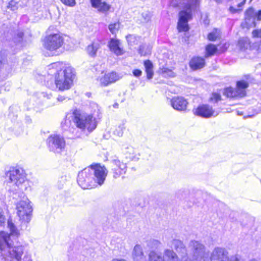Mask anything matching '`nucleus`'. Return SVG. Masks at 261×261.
I'll return each instance as SVG.
<instances>
[{"label":"nucleus","instance_id":"37","mask_svg":"<svg viewBox=\"0 0 261 261\" xmlns=\"http://www.w3.org/2000/svg\"><path fill=\"white\" fill-rule=\"evenodd\" d=\"M106 74L104 75L102 77L100 78L99 81L101 86H106L109 84H111L110 81L109 80Z\"/></svg>","mask_w":261,"mask_h":261},{"label":"nucleus","instance_id":"26","mask_svg":"<svg viewBox=\"0 0 261 261\" xmlns=\"http://www.w3.org/2000/svg\"><path fill=\"white\" fill-rule=\"evenodd\" d=\"M8 227L9 228L11 235L18 237L19 234V231L15 227L11 220H8Z\"/></svg>","mask_w":261,"mask_h":261},{"label":"nucleus","instance_id":"9","mask_svg":"<svg viewBox=\"0 0 261 261\" xmlns=\"http://www.w3.org/2000/svg\"><path fill=\"white\" fill-rule=\"evenodd\" d=\"M17 215L20 219L24 222L28 223L31 220V214L32 207L30 201L28 198L21 200L16 205Z\"/></svg>","mask_w":261,"mask_h":261},{"label":"nucleus","instance_id":"8","mask_svg":"<svg viewBox=\"0 0 261 261\" xmlns=\"http://www.w3.org/2000/svg\"><path fill=\"white\" fill-rule=\"evenodd\" d=\"M64 43V38L59 33L51 34L45 37L43 46L44 48L50 51L51 56L56 55Z\"/></svg>","mask_w":261,"mask_h":261},{"label":"nucleus","instance_id":"44","mask_svg":"<svg viewBox=\"0 0 261 261\" xmlns=\"http://www.w3.org/2000/svg\"><path fill=\"white\" fill-rule=\"evenodd\" d=\"M242 9H236L232 6H230L229 8V12L232 14L239 13L242 11Z\"/></svg>","mask_w":261,"mask_h":261},{"label":"nucleus","instance_id":"27","mask_svg":"<svg viewBox=\"0 0 261 261\" xmlns=\"http://www.w3.org/2000/svg\"><path fill=\"white\" fill-rule=\"evenodd\" d=\"M151 49L149 46L143 44L140 46L139 53L141 56H146L151 53Z\"/></svg>","mask_w":261,"mask_h":261},{"label":"nucleus","instance_id":"29","mask_svg":"<svg viewBox=\"0 0 261 261\" xmlns=\"http://www.w3.org/2000/svg\"><path fill=\"white\" fill-rule=\"evenodd\" d=\"M125 129L124 123L120 124L114 131V134L118 137H121L123 135V131Z\"/></svg>","mask_w":261,"mask_h":261},{"label":"nucleus","instance_id":"11","mask_svg":"<svg viewBox=\"0 0 261 261\" xmlns=\"http://www.w3.org/2000/svg\"><path fill=\"white\" fill-rule=\"evenodd\" d=\"M47 143L50 150L56 153H60L65 146L64 139L60 135H51L47 139Z\"/></svg>","mask_w":261,"mask_h":261},{"label":"nucleus","instance_id":"21","mask_svg":"<svg viewBox=\"0 0 261 261\" xmlns=\"http://www.w3.org/2000/svg\"><path fill=\"white\" fill-rule=\"evenodd\" d=\"M238 47L242 51L247 49L250 46V41L247 37L241 38L238 42Z\"/></svg>","mask_w":261,"mask_h":261},{"label":"nucleus","instance_id":"58","mask_svg":"<svg viewBox=\"0 0 261 261\" xmlns=\"http://www.w3.org/2000/svg\"><path fill=\"white\" fill-rule=\"evenodd\" d=\"M22 34H19L20 37H21V36H22Z\"/></svg>","mask_w":261,"mask_h":261},{"label":"nucleus","instance_id":"6","mask_svg":"<svg viewBox=\"0 0 261 261\" xmlns=\"http://www.w3.org/2000/svg\"><path fill=\"white\" fill-rule=\"evenodd\" d=\"M189 254L188 257L191 261H209L208 254L206 252L203 244L196 240H191L188 244Z\"/></svg>","mask_w":261,"mask_h":261},{"label":"nucleus","instance_id":"49","mask_svg":"<svg viewBox=\"0 0 261 261\" xmlns=\"http://www.w3.org/2000/svg\"><path fill=\"white\" fill-rule=\"evenodd\" d=\"M66 98H67V97H66L64 96L59 95L57 98V100L58 101L62 102L64 100H65Z\"/></svg>","mask_w":261,"mask_h":261},{"label":"nucleus","instance_id":"7","mask_svg":"<svg viewBox=\"0 0 261 261\" xmlns=\"http://www.w3.org/2000/svg\"><path fill=\"white\" fill-rule=\"evenodd\" d=\"M193 4L187 3L178 13L177 29L179 32H187L189 30L188 22L192 18Z\"/></svg>","mask_w":261,"mask_h":261},{"label":"nucleus","instance_id":"55","mask_svg":"<svg viewBox=\"0 0 261 261\" xmlns=\"http://www.w3.org/2000/svg\"><path fill=\"white\" fill-rule=\"evenodd\" d=\"M200 0H193L194 4L196 6V5L199 3Z\"/></svg>","mask_w":261,"mask_h":261},{"label":"nucleus","instance_id":"25","mask_svg":"<svg viewBox=\"0 0 261 261\" xmlns=\"http://www.w3.org/2000/svg\"><path fill=\"white\" fill-rule=\"evenodd\" d=\"M161 245V243L157 240H150L147 242V247L151 249H156L159 248Z\"/></svg>","mask_w":261,"mask_h":261},{"label":"nucleus","instance_id":"1","mask_svg":"<svg viewBox=\"0 0 261 261\" xmlns=\"http://www.w3.org/2000/svg\"><path fill=\"white\" fill-rule=\"evenodd\" d=\"M107 174L108 170L104 166L92 165L90 167L85 168L79 173L77 183L83 189H92L96 187L97 185L101 186Z\"/></svg>","mask_w":261,"mask_h":261},{"label":"nucleus","instance_id":"16","mask_svg":"<svg viewBox=\"0 0 261 261\" xmlns=\"http://www.w3.org/2000/svg\"><path fill=\"white\" fill-rule=\"evenodd\" d=\"M255 10L252 8H249L245 12V20L241 24L242 28L248 29L255 27Z\"/></svg>","mask_w":261,"mask_h":261},{"label":"nucleus","instance_id":"41","mask_svg":"<svg viewBox=\"0 0 261 261\" xmlns=\"http://www.w3.org/2000/svg\"><path fill=\"white\" fill-rule=\"evenodd\" d=\"M252 34V36L254 38H261V28L253 30Z\"/></svg>","mask_w":261,"mask_h":261},{"label":"nucleus","instance_id":"45","mask_svg":"<svg viewBox=\"0 0 261 261\" xmlns=\"http://www.w3.org/2000/svg\"><path fill=\"white\" fill-rule=\"evenodd\" d=\"M142 74V71L139 69H135L133 71V74L136 77L140 76Z\"/></svg>","mask_w":261,"mask_h":261},{"label":"nucleus","instance_id":"28","mask_svg":"<svg viewBox=\"0 0 261 261\" xmlns=\"http://www.w3.org/2000/svg\"><path fill=\"white\" fill-rule=\"evenodd\" d=\"M110 5L106 2H101L96 9H97L98 11L100 12L106 13L110 10Z\"/></svg>","mask_w":261,"mask_h":261},{"label":"nucleus","instance_id":"13","mask_svg":"<svg viewBox=\"0 0 261 261\" xmlns=\"http://www.w3.org/2000/svg\"><path fill=\"white\" fill-rule=\"evenodd\" d=\"M127 167L126 164L116 159L111 162V171L113 177L116 179L126 173Z\"/></svg>","mask_w":261,"mask_h":261},{"label":"nucleus","instance_id":"19","mask_svg":"<svg viewBox=\"0 0 261 261\" xmlns=\"http://www.w3.org/2000/svg\"><path fill=\"white\" fill-rule=\"evenodd\" d=\"M132 258L134 261H143L145 258V256L143 251L141 245H136L132 252Z\"/></svg>","mask_w":261,"mask_h":261},{"label":"nucleus","instance_id":"14","mask_svg":"<svg viewBox=\"0 0 261 261\" xmlns=\"http://www.w3.org/2000/svg\"><path fill=\"white\" fill-rule=\"evenodd\" d=\"M228 252L223 247H215L211 253V261H228Z\"/></svg>","mask_w":261,"mask_h":261},{"label":"nucleus","instance_id":"36","mask_svg":"<svg viewBox=\"0 0 261 261\" xmlns=\"http://www.w3.org/2000/svg\"><path fill=\"white\" fill-rule=\"evenodd\" d=\"M126 38L129 43L132 45L133 44H137L140 38L139 37L129 35L126 37Z\"/></svg>","mask_w":261,"mask_h":261},{"label":"nucleus","instance_id":"57","mask_svg":"<svg viewBox=\"0 0 261 261\" xmlns=\"http://www.w3.org/2000/svg\"><path fill=\"white\" fill-rule=\"evenodd\" d=\"M53 66H57V64H54L53 65Z\"/></svg>","mask_w":261,"mask_h":261},{"label":"nucleus","instance_id":"56","mask_svg":"<svg viewBox=\"0 0 261 261\" xmlns=\"http://www.w3.org/2000/svg\"><path fill=\"white\" fill-rule=\"evenodd\" d=\"M217 3L220 4L222 3L223 2V0H214Z\"/></svg>","mask_w":261,"mask_h":261},{"label":"nucleus","instance_id":"23","mask_svg":"<svg viewBox=\"0 0 261 261\" xmlns=\"http://www.w3.org/2000/svg\"><path fill=\"white\" fill-rule=\"evenodd\" d=\"M100 47V45L97 42H93L91 45L88 46L87 51L88 54L91 56L96 55L98 49Z\"/></svg>","mask_w":261,"mask_h":261},{"label":"nucleus","instance_id":"20","mask_svg":"<svg viewBox=\"0 0 261 261\" xmlns=\"http://www.w3.org/2000/svg\"><path fill=\"white\" fill-rule=\"evenodd\" d=\"M205 65L204 59L201 57H194L190 62V66L194 70L200 69Z\"/></svg>","mask_w":261,"mask_h":261},{"label":"nucleus","instance_id":"10","mask_svg":"<svg viewBox=\"0 0 261 261\" xmlns=\"http://www.w3.org/2000/svg\"><path fill=\"white\" fill-rule=\"evenodd\" d=\"M248 83L245 81H238L236 89L231 87L227 88L225 89L224 94L229 98L243 97L246 95L245 89L248 87Z\"/></svg>","mask_w":261,"mask_h":261},{"label":"nucleus","instance_id":"4","mask_svg":"<svg viewBox=\"0 0 261 261\" xmlns=\"http://www.w3.org/2000/svg\"><path fill=\"white\" fill-rule=\"evenodd\" d=\"M71 118L76 127L82 131L87 130L90 133L97 126V122L93 114L75 110L72 113Z\"/></svg>","mask_w":261,"mask_h":261},{"label":"nucleus","instance_id":"32","mask_svg":"<svg viewBox=\"0 0 261 261\" xmlns=\"http://www.w3.org/2000/svg\"><path fill=\"white\" fill-rule=\"evenodd\" d=\"M217 49L215 45L209 44L206 47V51L207 54V56H212L216 52Z\"/></svg>","mask_w":261,"mask_h":261},{"label":"nucleus","instance_id":"46","mask_svg":"<svg viewBox=\"0 0 261 261\" xmlns=\"http://www.w3.org/2000/svg\"><path fill=\"white\" fill-rule=\"evenodd\" d=\"M255 18H256L257 20H261V10H259L258 12H255Z\"/></svg>","mask_w":261,"mask_h":261},{"label":"nucleus","instance_id":"54","mask_svg":"<svg viewBox=\"0 0 261 261\" xmlns=\"http://www.w3.org/2000/svg\"><path fill=\"white\" fill-rule=\"evenodd\" d=\"M171 5L173 7H178V4H175V3H174V0H172V1L171 3Z\"/></svg>","mask_w":261,"mask_h":261},{"label":"nucleus","instance_id":"17","mask_svg":"<svg viewBox=\"0 0 261 261\" xmlns=\"http://www.w3.org/2000/svg\"><path fill=\"white\" fill-rule=\"evenodd\" d=\"M188 101L182 97H174L171 100L172 107L176 110L182 111L186 110Z\"/></svg>","mask_w":261,"mask_h":261},{"label":"nucleus","instance_id":"43","mask_svg":"<svg viewBox=\"0 0 261 261\" xmlns=\"http://www.w3.org/2000/svg\"><path fill=\"white\" fill-rule=\"evenodd\" d=\"M92 6L96 8L99 6V4L101 2V0H90Z\"/></svg>","mask_w":261,"mask_h":261},{"label":"nucleus","instance_id":"33","mask_svg":"<svg viewBox=\"0 0 261 261\" xmlns=\"http://www.w3.org/2000/svg\"><path fill=\"white\" fill-rule=\"evenodd\" d=\"M120 28V23L118 22L111 23L109 25V29L112 34H116Z\"/></svg>","mask_w":261,"mask_h":261},{"label":"nucleus","instance_id":"35","mask_svg":"<svg viewBox=\"0 0 261 261\" xmlns=\"http://www.w3.org/2000/svg\"><path fill=\"white\" fill-rule=\"evenodd\" d=\"M107 78L109 79L110 83L115 82L119 80L118 75L115 72H111L110 73L106 74Z\"/></svg>","mask_w":261,"mask_h":261},{"label":"nucleus","instance_id":"38","mask_svg":"<svg viewBox=\"0 0 261 261\" xmlns=\"http://www.w3.org/2000/svg\"><path fill=\"white\" fill-rule=\"evenodd\" d=\"M210 99L212 101L217 102L221 100V95L218 93H213Z\"/></svg>","mask_w":261,"mask_h":261},{"label":"nucleus","instance_id":"30","mask_svg":"<svg viewBox=\"0 0 261 261\" xmlns=\"http://www.w3.org/2000/svg\"><path fill=\"white\" fill-rule=\"evenodd\" d=\"M125 154L126 158L133 160L135 159V150L132 147H128L126 148Z\"/></svg>","mask_w":261,"mask_h":261},{"label":"nucleus","instance_id":"48","mask_svg":"<svg viewBox=\"0 0 261 261\" xmlns=\"http://www.w3.org/2000/svg\"><path fill=\"white\" fill-rule=\"evenodd\" d=\"M5 219L4 216L0 214V226H2L3 224L5 223Z\"/></svg>","mask_w":261,"mask_h":261},{"label":"nucleus","instance_id":"53","mask_svg":"<svg viewBox=\"0 0 261 261\" xmlns=\"http://www.w3.org/2000/svg\"><path fill=\"white\" fill-rule=\"evenodd\" d=\"M59 182H62V185H58V187H59V188H62V186H63V184L65 182H64V179H63V178H62V180H60V181H59Z\"/></svg>","mask_w":261,"mask_h":261},{"label":"nucleus","instance_id":"22","mask_svg":"<svg viewBox=\"0 0 261 261\" xmlns=\"http://www.w3.org/2000/svg\"><path fill=\"white\" fill-rule=\"evenodd\" d=\"M71 116L72 114L69 117L67 115L64 121L61 122V126L64 130H67L73 133L75 129L73 127L71 126V120H72Z\"/></svg>","mask_w":261,"mask_h":261},{"label":"nucleus","instance_id":"18","mask_svg":"<svg viewBox=\"0 0 261 261\" xmlns=\"http://www.w3.org/2000/svg\"><path fill=\"white\" fill-rule=\"evenodd\" d=\"M108 46L110 50L117 56H121L124 53L121 43L118 39H111Z\"/></svg>","mask_w":261,"mask_h":261},{"label":"nucleus","instance_id":"3","mask_svg":"<svg viewBox=\"0 0 261 261\" xmlns=\"http://www.w3.org/2000/svg\"><path fill=\"white\" fill-rule=\"evenodd\" d=\"M10 235L4 231H0V250L2 255L7 257L10 261H21L24 252L22 245L12 246Z\"/></svg>","mask_w":261,"mask_h":261},{"label":"nucleus","instance_id":"42","mask_svg":"<svg viewBox=\"0 0 261 261\" xmlns=\"http://www.w3.org/2000/svg\"><path fill=\"white\" fill-rule=\"evenodd\" d=\"M228 261H244L239 255H236L231 256Z\"/></svg>","mask_w":261,"mask_h":261},{"label":"nucleus","instance_id":"51","mask_svg":"<svg viewBox=\"0 0 261 261\" xmlns=\"http://www.w3.org/2000/svg\"><path fill=\"white\" fill-rule=\"evenodd\" d=\"M5 59L0 56V68L1 67V66L5 63Z\"/></svg>","mask_w":261,"mask_h":261},{"label":"nucleus","instance_id":"12","mask_svg":"<svg viewBox=\"0 0 261 261\" xmlns=\"http://www.w3.org/2000/svg\"><path fill=\"white\" fill-rule=\"evenodd\" d=\"M8 175L10 182L18 187L25 181V175L22 169H13L10 171Z\"/></svg>","mask_w":261,"mask_h":261},{"label":"nucleus","instance_id":"47","mask_svg":"<svg viewBox=\"0 0 261 261\" xmlns=\"http://www.w3.org/2000/svg\"><path fill=\"white\" fill-rule=\"evenodd\" d=\"M23 261H32L31 256L30 255H25L23 257Z\"/></svg>","mask_w":261,"mask_h":261},{"label":"nucleus","instance_id":"50","mask_svg":"<svg viewBox=\"0 0 261 261\" xmlns=\"http://www.w3.org/2000/svg\"><path fill=\"white\" fill-rule=\"evenodd\" d=\"M245 3H246V0H243V1L242 2L239 3L238 5V7L239 8L238 9H242L241 8L244 5Z\"/></svg>","mask_w":261,"mask_h":261},{"label":"nucleus","instance_id":"39","mask_svg":"<svg viewBox=\"0 0 261 261\" xmlns=\"http://www.w3.org/2000/svg\"><path fill=\"white\" fill-rule=\"evenodd\" d=\"M64 5L73 7L75 5V0H60Z\"/></svg>","mask_w":261,"mask_h":261},{"label":"nucleus","instance_id":"2","mask_svg":"<svg viewBox=\"0 0 261 261\" xmlns=\"http://www.w3.org/2000/svg\"><path fill=\"white\" fill-rule=\"evenodd\" d=\"M168 245L175 250L180 258L173 250L166 249L164 250L163 256L161 253L151 251L148 255L149 261H191L188 257L186 246L182 241L173 239Z\"/></svg>","mask_w":261,"mask_h":261},{"label":"nucleus","instance_id":"24","mask_svg":"<svg viewBox=\"0 0 261 261\" xmlns=\"http://www.w3.org/2000/svg\"><path fill=\"white\" fill-rule=\"evenodd\" d=\"M144 66L145 67L147 79H152L153 75V72L152 70V63L149 60H147L144 62Z\"/></svg>","mask_w":261,"mask_h":261},{"label":"nucleus","instance_id":"52","mask_svg":"<svg viewBox=\"0 0 261 261\" xmlns=\"http://www.w3.org/2000/svg\"><path fill=\"white\" fill-rule=\"evenodd\" d=\"M111 261H127V260L124 259H123V258H113Z\"/></svg>","mask_w":261,"mask_h":261},{"label":"nucleus","instance_id":"40","mask_svg":"<svg viewBox=\"0 0 261 261\" xmlns=\"http://www.w3.org/2000/svg\"><path fill=\"white\" fill-rule=\"evenodd\" d=\"M142 16L143 18V21L144 22H148L151 18L150 14L148 12L143 13L142 14Z\"/></svg>","mask_w":261,"mask_h":261},{"label":"nucleus","instance_id":"31","mask_svg":"<svg viewBox=\"0 0 261 261\" xmlns=\"http://www.w3.org/2000/svg\"><path fill=\"white\" fill-rule=\"evenodd\" d=\"M219 31L217 29H215L212 32L208 34L207 37L209 40L215 41L219 37Z\"/></svg>","mask_w":261,"mask_h":261},{"label":"nucleus","instance_id":"5","mask_svg":"<svg viewBox=\"0 0 261 261\" xmlns=\"http://www.w3.org/2000/svg\"><path fill=\"white\" fill-rule=\"evenodd\" d=\"M74 75V70L71 67L64 66L58 71L55 75L56 87L61 91L70 89L73 84Z\"/></svg>","mask_w":261,"mask_h":261},{"label":"nucleus","instance_id":"15","mask_svg":"<svg viewBox=\"0 0 261 261\" xmlns=\"http://www.w3.org/2000/svg\"><path fill=\"white\" fill-rule=\"evenodd\" d=\"M193 112L195 115L203 118H210L218 115L217 113L215 114L212 107L207 105H200L194 110Z\"/></svg>","mask_w":261,"mask_h":261},{"label":"nucleus","instance_id":"34","mask_svg":"<svg viewBox=\"0 0 261 261\" xmlns=\"http://www.w3.org/2000/svg\"><path fill=\"white\" fill-rule=\"evenodd\" d=\"M161 72L165 77H174L175 76L174 73L171 70L166 68L161 69Z\"/></svg>","mask_w":261,"mask_h":261}]
</instances>
